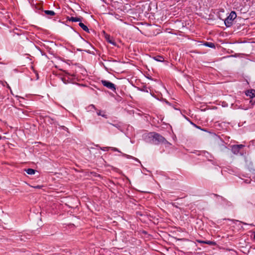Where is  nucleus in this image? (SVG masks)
<instances>
[{
	"label": "nucleus",
	"instance_id": "f257e3e1",
	"mask_svg": "<svg viewBox=\"0 0 255 255\" xmlns=\"http://www.w3.org/2000/svg\"><path fill=\"white\" fill-rule=\"evenodd\" d=\"M150 135L153 138V141L155 144L164 143L166 141L164 137L158 133L152 132L150 133Z\"/></svg>",
	"mask_w": 255,
	"mask_h": 255
},
{
	"label": "nucleus",
	"instance_id": "f03ea898",
	"mask_svg": "<svg viewBox=\"0 0 255 255\" xmlns=\"http://www.w3.org/2000/svg\"><path fill=\"white\" fill-rule=\"evenodd\" d=\"M237 17L236 13L235 11H232L230 15L225 19V24L227 27H230L232 24L234 19Z\"/></svg>",
	"mask_w": 255,
	"mask_h": 255
},
{
	"label": "nucleus",
	"instance_id": "7ed1b4c3",
	"mask_svg": "<svg viewBox=\"0 0 255 255\" xmlns=\"http://www.w3.org/2000/svg\"><path fill=\"white\" fill-rule=\"evenodd\" d=\"M244 147H245V145L243 144L233 145L232 146V151L235 154H236V155L239 154L241 155H243L244 154V152L242 150V149Z\"/></svg>",
	"mask_w": 255,
	"mask_h": 255
},
{
	"label": "nucleus",
	"instance_id": "20e7f679",
	"mask_svg": "<svg viewBox=\"0 0 255 255\" xmlns=\"http://www.w3.org/2000/svg\"><path fill=\"white\" fill-rule=\"evenodd\" d=\"M101 83L103 86L107 87V88L112 90L113 91H116V86L112 82L107 80H102Z\"/></svg>",
	"mask_w": 255,
	"mask_h": 255
},
{
	"label": "nucleus",
	"instance_id": "39448f33",
	"mask_svg": "<svg viewBox=\"0 0 255 255\" xmlns=\"http://www.w3.org/2000/svg\"><path fill=\"white\" fill-rule=\"evenodd\" d=\"M246 94L247 96L250 97L251 98H255V90H248L246 92Z\"/></svg>",
	"mask_w": 255,
	"mask_h": 255
},
{
	"label": "nucleus",
	"instance_id": "423d86ee",
	"mask_svg": "<svg viewBox=\"0 0 255 255\" xmlns=\"http://www.w3.org/2000/svg\"><path fill=\"white\" fill-rule=\"evenodd\" d=\"M197 242L201 244H206L211 246H214L216 245V243L215 242L210 241H201V240H197Z\"/></svg>",
	"mask_w": 255,
	"mask_h": 255
},
{
	"label": "nucleus",
	"instance_id": "0eeeda50",
	"mask_svg": "<svg viewBox=\"0 0 255 255\" xmlns=\"http://www.w3.org/2000/svg\"><path fill=\"white\" fill-rule=\"evenodd\" d=\"M79 25L85 31L87 32H89V29L88 28V27L85 25L82 22H80L79 23Z\"/></svg>",
	"mask_w": 255,
	"mask_h": 255
},
{
	"label": "nucleus",
	"instance_id": "6e6552de",
	"mask_svg": "<svg viewBox=\"0 0 255 255\" xmlns=\"http://www.w3.org/2000/svg\"><path fill=\"white\" fill-rule=\"evenodd\" d=\"M153 59L155 60H156L157 61H159V62H163V61H164L163 57L162 56H159V55H158V56L154 57Z\"/></svg>",
	"mask_w": 255,
	"mask_h": 255
},
{
	"label": "nucleus",
	"instance_id": "1a4fd4ad",
	"mask_svg": "<svg viewBox=\"0 0 255 255\" xmlns=\"http://www.w3.org/2000/svg\"><path fill=\"white\" fill-rule=\"evenodd\" d=\"M69 20L73 22L81 21V19L80 17H71Z\"/></svg>",
	"mask_w": 255,
	"mask_h": 255
},
{
	"label": "nucleus",
	"instance_id": "9d476101",
	"mask_svg": "<svg viewBox=\"0 0 255 255\" xmlns=\"http://www.w3.org/2000/svg\"><path fill=\"white\" fill-rule=\"evenodd\" d=\"M25 171L28 174L30 175H33L35 173V170L31 168L26 169Z\"/></svg>",
	"mask_w": 255,
	"mask_h": 255
},
{
	"label": "nucleus",
	"instance_id": "9b49d317",
	"mask_svg": "<svg viewBox=\"0 0 255 255\" xmlns=\"http://www.w3.org/2000/svg\"><path fill=\"white\" fill-rule=\"evenodd\" d=\"M204 45L206 46H208L209 47H211V48H214L215 47V45L213 43H212V42H205L204 44Z\"/></svg>",
	"mask_w": 255,
	"mask_h": 255
},
{
	"label": "nucleus",
	"instance_id": "f8f14e48",
	"mask_svg": "<svg viewBox=\"0 0 255 255\" xmlns=\"http://www.w3.org/2000/svg\"><path fill=\"white\" fill-rule=\"evenodd\" d=\"M44 12L45 14H46L47 15H50L51 16H53L55 14V13L54 12V11H53L52 10H45Z\"/></svg>",
	"mask_w": 255,
	"mask_h": 255
},
{
	"label": "nucleus",
	"instance_id": "ddd939ff",
	"mask_svg": "<svg viewBox=\"0 0 255 255\" xmlns=\"http://www.w3.org/2000/svg\"><path fill=\"white\" fill-rule=\"evenodd\" d=\"M97 114H98V115H99V116H102V117H105V118H106V115H105L104 114H102V112H101V111H99V112H97Z\"/></svg>",
	"mask_w": 255,
	"mask_h": 255
},
{
	"label": "nucleus",
	"instance_id": "4468645a",
	"mask_svg": "<svg viewBox=\"0 0 255 255\" xmlns=\"http://www.w3.org/2000/svg\"><path fill=\"white\" fill-rule=\"evenodd\" d=\"M107 40L109 43L112 44L114 45L116 44L115 42H114L112 40L110 39V38H107Z\"/></svg>",
	"mask_w": 255,
	"mask_h": 255
},
{
	"label": "nucleus",
	"instance_id": "2eb2a0df",
	"mask_svg": "<svg viewBox=\"0 0 255 255\" xmlns=\"http://www.w3.org/2000/svg\"><path fill=\"white\" fill-rule=\"evenodd\" d=\"M126 157H127L128 158H132V157L131 156H130V155H125Z\"/></svg>",
	"mask_w": 255,
	"mask_h": 255
},
{
	"label": "nucleus",
	"instance_id": "dca6fc26",
	"mask_svg": "<svg viewBox=\"0 0 255 255\" xmlns=\"http://www.w3.org/2000/svg\"><path fill=\"white\" fill-rule=\"evenodd\" d=\"M172 205L174 206V207H175L176 208H177L178 207L175 205V203H172Z\"/></svg>",
	"mask_w": 255,
	"mask_h": 255
},
{
	"label": "nucleus",
	"instance_id": "f3484780",
	"mask_svg": "<svg viewBox=\"0 0 255 255\" xmlns=\"http://www.w3.org/2000/svg\"><path fill=\"white\" fill-rule=\"evenodd\" d=\"M35 188H40V186H37L35 187Z\"/></svg>",
	"mask_w": 255,
	"mask_h": 255
},
{
	"label": "nucleus",
	"instance_id": "a211bd4d",
	"mask_svg": "<svg viewBox=\"0 0 255 255\" xmlns=\"http://www.w3.org/2000/svg\"><path fill=\"white\" fill-rule=\"evenodd\" d=\"M215 196H216L217 197H220L219 195H217L216 194H215Z\"/></svg>",
	"mask_w": 255,
	"mask_h": 255
},
{
	"label": "nucleus",
	"instance_id": "6ab92c4d",
	"mask_svg": "<svg viewBox=\"0 0 255 255\" xmlns=\"http://www.w3.org/2000/svg\"><path fill=\"white\" fill-rule=\"evenodd\" d=\"M254 239L255 240V232L254 233Z\"/></svg>",
	"mask_w": 255,
	"mask_h": 255
},
{
	"label": "nucleus",
	"instance_id": "aec40b11",
	"mask_svg": "<svg viewBox=\"0 0 255 255\" xmlns=\"http://www.w3.org/2000/svg\"><path fill=\"white\" fill-rule=\"evenodd\" d=\"M221 199H222L223 200H225V199H224V198H223V197H221Z\"/></svg>",
	"mask_w": 255,
	"mask_h": 255
},
{
	"label": "nucleus",
	"instance_id": "412c9836",
	"mask_svg": "<svg viewBox=\"0 0 255 255\" xmlns=\"http://www.w3.org/2000/svg\"><path fill=\"white\" fill-rule=\"evenodd\" d=\"M255 103V100L254 101V103H253L252 104H254Z\"/></svg>",
	"mask_w": 255,
	"mask_h": 255
},
{
	"label": "nucleus",
	"instance_id": "4be33fe9",
	"mask_svg": "<svg viewBox=\"0 0 255 255\" xmlns=\"http://www.w3.org/2000/svg\"><path fill=\"white\" fill-rule=\"evenodd\" d=\"M1 139V136H0V139Z\"/></svg>",
	"mask_w": 255,
	"mask_h": 255
}]
</instances>
